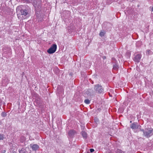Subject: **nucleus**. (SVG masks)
<instances>
[{
    "mask_svg": "<svg viewBox=\"0 0 153 153\" xmlns=\"http://www.w3.org/2000/svg\"><path fill=\"white\" fill-rule=\"evenodd\" d=\"M23 7V6L21 5L18 6L16 8L18 17L21 19H26L29 16L27 10L25 9H22Z\"/></svg>",
    "mask_w": 153,
    "mask_h": 153,
    "instance_id": "f257e3e1",
    "label": "nucleus"
},
{
    "mask_svg": "<svg viewBox=\"0 0 153 153\" xmlns=\"http://www.w3.org/2000/svg\"><path fill=\"white\" fill-rule=\"evenodd\" d=\"M141 131L143 132V135L147 138L150 137L153 134V129L147 128L145 130L142 129H141Z\"/></svg>",
    "mask_w": 153,
    "mask_h": 153,
    "instance_id": "f03ea898",
    "label": "nucleus"
},
{
    "mask_svg": "<svg viewBox=\"0 0 153 153\" xmlns=\"http://www.w3.org/2000/svg\"><path fill=\"white\" fill-rule=\"evenodd\" d=\"M141 126L137 123H134L130 125V128L134 130L135 132H137L138 131V129H140L141 131Z\"/></svg>",
    "mask_w": 153,
    "mask_h": 153,
    "instance_id": "7ed1b4c3",
    "label": "nucleus"
},
{
    "mask_svg": "<svg viewBox=\"0 0 153 153\" xmlns=\"http://www.w3.org/2000/svg\"><path fill=\"white\" fill-rule=\"evenodd\" d=\"M32 3L36 10L39 11V8H41V6L40 3L38 1V0H34Z\"/></svg>",
    "mask_w": 153,
    "mask_h": 153,
    "instance_id": "20e7f679",
    "label": "nucleus"
},
{
    "mask_svg": "<svg viewBox=\"0 0 153 153\" xmlns=\"http://www.w3.org/2000/svg\"><path fill=\"white\" fill-rule=\"evenodd\" d=\"M56 45L54 44L47 50V52L50 54L53 53L56 51Z\"/></svg>",
    "mask_w": 153,
    "mask_h": 153,
    "instance_id": "39448f33",
    "label": "nucleus"
},
{
    "mask_svg": "<svg viewBox=\"0 0 153 153\" xmlns=\"http://www.w3.org/2000/svg\"><path fill=\"white\" fill-rule=\"evenodd\" d=\"M94 89L97 93H101L103 91L102 86L99 84L96 85H95Z\"/></svg>",
    "mask_w": 153,
    "mask_h": 153,
    "instance_id": "423d86ee",
    "label": "nucleus"
},
{
    "mask_svg": "<svg viewBox=\"0 0 153 153\" xmlns=\"http://www.w3.org/2000/svg\"><path fill=\"white\" fill-rule=\"evenodd\" d=\"M112 60V62L113 63V69L114 70H117L119 68L118 63L115 58H113Z\"/></svg>",
    "mask_w": 153,
    "mask_h": 153,
    "instance_id": "0eeeda50",
    "label": "nucleus"
},
{
    "mask_svg": "<svg viewBox=\"0 0 153 153\" xmlns=\"http://www.w3.org/2000/svg\"><path fill=\"white\" fill-rule=\"evenodd\" d=\"M141 55L140 54H138L134 57V61L137 62H139L141 58Z\"/></svg>",
    "mask_w": 153,
    "mask_h": 153,
    "instance_id": "6e6552de",
    "label": "nucleus"
},
{
    "mask_svg": "<svg viewBox=\"0 0 153 153\" xmlns=\"http://www.w3.org/2000/svg\"><path fill=\"white\" fill-rule=\"evenodd\" d=\"M68 134L70 137H73L76 133V132L73 130H70L68 132Z\"/></svg>",
    "mask_w": 153,
    "mask_h": 153,
    "instance_id": "1a4fd4ad",
    "label": "nucleus"
},
{
    "mask_svg": "<svg viewBox=\"0 0 153 153\" xmlns=\"http://www.w3.org/2000/svg\"><path fill=\"white\" fill-rule=\"evenodd\" d=\"M30 146H31L33 150L34 151H36L39 148V146L37 144H30Z\"/></svg>",
    "mask_w": 153,
    "mask_h": 153,
    "instance_id": "9d476101",
    "label": "nucleus"
},
{
    "mask_svg": "<svg viewBox=\"0 0 153 153\" xmlns=\"http://www.w3.org/2000/svg\"><path fill=\"white\" fill-rule=\"evenodd\" d=\"M83 138H86L87 136V134L86 132L85 131H82L81 132Z\"/></svg>",
    "mask_w": 153,
    "mask_h": 153,
    "instance_id": "9b49d317",
    "label": "nucleus"
},
{
    "mask_svg": "<svg viewBox=\"0 0 153 153\" xmlns=\"http://www.w3.org/2000/svg\"><path fill=\"white\" fill-rule=\"evenodd\" d=\"M20 153H27V152L26 151V149H22L19 151Z\"/></svg>",
    "mask_w": 153,
    "mask_h": 153,
    "instance_id": "f8f14e48",
    "label": "nucleus"
},
{
    "mask_svg": "<svg viewBox=\"0 0 153 153\" xmlns=\"http://www.w3.org/2000/svg\"><path fill=\"white\" fill-rule=\"evenodd\" d=\"M116 153H124V152L121 150L118 149L116 151Z\"/></svg>",
    "mask_w": 153,
    "mask_h": 153,
    "instance_id": "ddd939ff",
    "label": "nucleus"
},
{
    "mask_svg": "<svg viewBox=\"0 0 153 153\" xmlns=\"http://www.w3.org/2000/svg\"><path fill=\"white\" fill-rule=\"evenodd\" d=\"M84 102L86 104H89L90 103V100L88 99H86L84 101Z\"/></svg>",
    "mask_w": 153,
    "mask_h": 153,
    "instance_id": "4468645a",
    "label": "nucleus"
},
{
    "mask_svg": "<svg viewBox=\"0 0 153 153\" xmlns=\"http://www.w3.org/2000/svg\"><path fill=\"white\" fill-rule=\"evenodd\" d=\"M1 116L3 117H5L6 116V114L4 112H3L1 113Z\"/></svg>",
    "mask_w": 153,
    "mask_h": 153,
    "instance_id": "2eb2a0df",
    "label": "nucleus"
},
{
    "mask_svg": "<svg viewBox=\"0 0 153 153\" xmlns=\"http://www.w3.org/2000/svg\"><path fill=\"white\" fill-rule=\"evenodd\" d=\"M4 139V137L3 134H0V140H3Z\"/></svg>",
    "mask_w": 153,
    "mask_h": 153,
    "instance_id": "dca6fc26",
    "label": "nucleus"
},
{
    "mask_svg": "<svg viewBox=\"0 0 153 153\" xmlns=\"http://www.w3.org/2000/svg\"><path fill=\"white\" fill-rule=\"evenodd\" d=\"M105 34V33L103 32H101L100 33V36L102 37L104 36Z\"/></svg>",
    "mask_w": 153,
    "mask_h": 153,
    "instance_id": "f3484780",
    "label": "nucleus"
},
{
    "mask_svg": "<svg viewBox=\"0 0 153 153\" xmlns=\"http://www.w3.org/2000/svg\"><path fill=\"white\" fill-rule=\"evenodd\" d=\"M34 0H26V1L27 3H30L34 1Z\"/></svg>",
    "mask_w": 153,
    "mask_h": 153,
    "instance_id": "a211bd4d",
    "label": "nucleus"
},
{
    "mask_svg": "<svg viewBox=\"0 0 153 153\" xmlns=\"http://www.w3.org/2000/svg\"><path fill=\"white\" fill-rule=\"evenodd\" d=\"M90 151L91 152H92L94 151V150L93 149H90Z\"/></svg>",
    "mask_w": 153,
    "mask_h": 153,
    "instance_id": "6ab92c4d",
    "label": "nucleus"
},
{
    "mask_svg": "<svg viewBox=\"0 0 153 153\" xmlns=\"http://www.w3.org/2000/svg\"><path fill=\"white\" fill-rule=\"evenodd\" d=\"M6 152V151L5 150H4L2 151V153H5Z\"/></svg>",
    "mask_w": 153,
    "mask_h": 153,
    "instance_id": "aec40b11",
    "label": "nucleus"
},
{
    "mask_svg": "<svg viewBox=\"0 0 153 153\" xmlns=\"http://www.w3.org/2000/svg\"><path fill=\"white\" fill-rule=\"evenodd\" d=\"M150 51L149 50H147V53H149V52Z\"/></svg>",
    "mask_w": 153,
    "mask_h": 153,
    "instance_id": "412c9836",
    "label": "nucleus"
},
{
    "mask_svg": "<svg viewBox=\"0 0 153 153\" xmlns=\"http://www.w3.org/2000/svg\"><path fill=\"white\" fill-rule=\"evenodd\" d=\"M2 124V122L1 121H0V125H1Z\"/></svg>",
    "mask_w": 153,
    "mask_h": 153,
    "instance_id": "4be33fe9",
    "label": "nucleus"
},
{
    "mask_svg": "<svg viewBox=\"0 0 153 153\" xmlns=\"http://www.w3.org/2000/svg\"><path fill=\"white\" fill-rule=\"evenodd\" d=\"M152 11H153V7H152Z\"/></svg>",
    "mask_w": 153,
    "mask_h": 153,
    "instance_id": "5701e85b",
    "label": "nucleus"
},
{
    "mask_svg": "<svg viewBox=\"0 0 153 153\" xmlns=\"http://www.w3.org/2000/svg\"><path fill=\"white\" fill-rule=\"evenodd\" d=\"M69 75H71V76H72V73H70L69 74Z\"/></svg>",
    "mask_w": 153,
    "mask_h": 153,
    "instance_id": "b1692460",
    "label": "nucleus"
},
{
    "mask_svg": "<svg viewBox=\"0 0 153 153\" xmlns=\"http://www.w3.org/2000/svg\"><path fill=\"white\" fill-rule=\"evenodd\" d=\"M13 153H16L15 152H13Z\"/></svg>",
    "mask_w": 153,
    "mask_h": 153,
    "instance_id": "393cba45",
    "label": "nucleus"
}]
</instances>
